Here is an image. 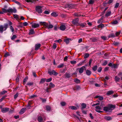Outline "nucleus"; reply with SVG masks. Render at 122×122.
Here are the masks:
<instances>
[{"label": "nucleus", "instance_id": "nucleus-4", "mask_svg": "<svg viewBox=\"0 0 122 122\" xmlns=\"http://www.w3.org/2000/svg\"><path fill=\"white\" fill-rule=\"evenodd\" d=\"M48 73L49 75H53L55 76H56L58 74V73L56 72L54 70H53L52 71L49 70L48 71Z\"/></svg>", "mask_w": 122, "mask_h": 122}, {"label": "nucleus", "instance_id": "nucleus-61", "mask_svg": "<svg viewBox=\"0 0 122 122\" xmlns=\"http://www.w3.org/2000/svg\"><path fill=\"white\" fill-rule=\"evenodd\" d=\"M10 55L9 54V53L8 52H7L6 53H5V54L4 56L5 57H7L8 56H9Z\"/></svg>", "mask_w": 122, "mask_h": 122}, {"label": "nucleus", "instance_id": "nucleus-15", "mask_svg": "<svg viewBox=\"0 0 122 122\" xmlns=\"http://www.w3.org/2000/svg\"><path fill=\"white\" fill-rule=\"evenodd\" d=\"M26 108H22L20 110L19 112V113L20 114H23L25 111Z\"/></svg>", "mask_w": 122, "mask_h": 122}, {"label": "nucleus", "instance_id": "nucleus-2", "mask_svg": "<svg viewBox=\"0 0 122 122\" xmlns=\"http://www.w3.org/2000/svg\"><path fill=\"white\" fill-rule=\"evenodd\" d=\"M40 24L41 25H43L45 28H47L48 29L52 28L53 27V26L52 24H50L48 25V23L45 22H40Z\"/></svg>", "mask_w": 122, "mask_h": 122}, {"label": "nucleus", "instance_id": "nucleus-32", "mask_svg": "<svg viewBox=\"0 0 122 122\" xmlns=\"http://www.w3.org/2000/svg\"><path fill=\"white\" fill-rule=\"evenodd\" d=\"M81 106L82 107L81 109H83L86 107V105L85 104L83 103L82 104Z\"/></svg>", "mask_w": 122, "mask_h": 122}, {"label": "nucleus", "instance_id": "nucleus-27", "mask_svg": "<svg viewBox=\"0 0 122 122\" xmlns=\"http://www.w3.org/2000/svg\"><path fill=\"white\" fill-rule=\"evenodd\" d=\"M96 98H98L100 100L102 101L103 99V97H102L100 96H97L96 97Z\"/></svg>", "mask_w": 122, "mask_h": 122}, {"label": "nucleus", "instance_id": "nucleus-47", "mask_svg": "<svg viewBox=\"0 0 122 122\" xmlns=\"http://www.w3.org/2000/svg\"><path fill=\"white\" fill-rule=\"evenodd\" d=\"M107 64V61H105L102 63L103 66H105Z\"/></svg>", "mask_w": 122, "mask_h": 122}, {"label": "nucleus", "instance_id": "nucleus-1", "mask_svg": "<svg viewBox=\"0 0 122 122\" xmlns=\"http://www.w3.org/2000/svg\"><path fill=\"white\" fill-rule=\"evenodd\" d=\"M17 11L14 8L13 9L11 8H9L8 9H6L5 8H3L2 9V12H3V14L4 13H6L8 12L9 13H15Z\"/></svg>", "mask_w": 122, "mask_h": 122}, {"label": "nucleus", "instance_id": "nucleus-38", "mask_svg": "<svg viewBox=\"0 0 122 122\" xmlns=\"http://www.w3.org/2000/svg\"><path fill=\"white\" fill-rule=\"evenodd\" d=\"M97 65L94 66L92 68L93 70L94 71H96L97 70Z\"/></svg>", "mask_w": 122, "mask_h": 122}, {"label": "nucleus", "instance_id": "nucleus-62", "mask_svg": "<svg viewBox=\"0 0 122 122\" xmlns=\"http://www.w3.org/2000/svg\"><path fill=\"white\" fill-rule=\"evenodd\" d=\"M44 13L45 14H49L50 12L48 11L45 10L44 11Z\"/></svg>", "mask_w": 122, "mask_h": 122}, {"label": "nucleus", "instance_id": "nucleus-39", "mask_svg": "<svg viewBox=\"0 0 122 122\" xmlns=\"http://www.w3.org/2000/svg\"><path fill=\"white\" fill-rule=\"evenodd\" d=\"M50 86L51 88H53L55 87V85L52 83L51 82L50 83Z\"/></svg>", "mask_w": 122, "mask_h": 122}, {"label": "nucleus", "instance_id": "nucleus-45", "mask_svg": "<svg viewBox=\"0 0 122 122\" xmlns=\"http://www.w3.org/2000/svg\"><path fill=\"white\" fill-rule=\"evenodd\" d=\"M19 94L18 93H16L14 95V99H15L17 97H18V96L19 95Z\"/></svg>", "mask_w": 122, "mask_h": 122}, {"label": "nucleus", "instance_id": "nucleus-41", "mask_svg": "<svg viewBox=\"0 0 122 122\" xmlns=\"http://www.w3.org/2000/svg\"><path fill=\"white\" fill-rule=\"evenodd\" d=\"M28 79V78L27 77H25V78L24 79L23 82V84H25V82L27 81Z\"/></svg>", "mask_w": 122, "mask_h": 122}, {"label": "nucleus", "instance_id": "nucleus-7", "mask_svg": "<svg viewBox=\"0 0 122 122\" xmlns=\"http://www.w3.org/2000/svg\"><path fill=\"white\" fill-rule=\"evenodd\" d=\"M86 24L85 22L81 23L78 24L77 25V26H80L82 28H84L86 26Z\"/></svg>", "mask_w": 122, "mask_h": 122}, {"label": "nucleus", "instance_id": "nucleus-52", "mask_svg": "<svg viewBox=\"0 0 122 122\" xmlns=\"http://www.w3.org/2000/svg\"><path fill=\"white\" fill-rule=\"evenodd\" d=\"M119 5V3H116L115 4V8H117L118 6Z\"/></svg>", "mask_w": 122, "mask_h": 122}, {"label": "nucleus", "instance_id": "nucleus-26", "mask_svg": "<svg viewBox=\"0 0 122 122\" xmlns=\"http://www.w3.org/2000/svg\"><path fill=\"white\" fill-rule=\"evenodd\" d=\"M51 15L52 16L56 17L58 16V15L56 13L52 12L51 13Z\"/></svg>", "mask_w": 122, "mask_h": 122}, {"label": "nucleus", "instance_id": "nucleus-20", "mask_svg": "<svg viewBox=\"0 0 122 122\" xmlns=\"http://www.w3.org/2000/svg\"><path fill=\"white\" fill-rule=\"evenodd\" d=\"M103 18L104 17L103 16L101 18L98 20L97 23H99L103 22L102 20L103 19Z\"/></svg>", "mask_w": 122, "mask_h": 122}, {"label": "nucleus", "instance_id": "nucleus-42", "mask_svg": "<svg viewBox=\"0 0 122 122\" xmlns=\"http://www.w3.org/2000/svg\"><path fill=\"white\" fill-rule=\"evenodd\" d=\"M98 40V39L97 38H93L92 40V41L93 42L97 41Z\"/></svg>", "mask_w": 122, "mask_h": 122}, {"label": "nucleus", "instance_id": "nucleus-31", "mask_svg": "<svg viewBox=\"0 0 122 122\" xmlns=\"http://www.w3.org/2000/svg\"><path fill=\"white\" fill-rule=\"evenodd\" d=\"M115 36V35L114 34H110L108 36V38L114 37Z\"/></svg>", "mask_w": 122, "mask_h": 122}, {"label": "nucleus", "instance_id": "nucleus-35", "mask_svg": "<svg viewBox=\"0 0 122 122\" xmlns=\"http://www.w3.org/2000/svg\"><path fill=\"white\" fill-rule=\"evenodd\" d=\"M3 25H1L0 26V31L1 33L3 32Z\"/></svg>", "mask_w": 122, "mask_h": 122}, {"label": "nucleus", "instance_id": "nucleus-58", "mask_svg": "<svg viewBox=\"0 0 122 122\" xmlns=\"http://www.w3.org/2000/svg\"><path fill=\"white\" fill-rule=\"evenodd\" d=\"M117 65L113 64V66L112 68H117Z\"/></svg>", "mask_w": 122, "mask_h": 122}, {"label": "nucleus", "instance_id": "nucleus-49", "mask_svg": "<svg viewBox=\"0 0 122 122\" xmlns=\"http://www.w3.org/2000/svg\"><path fill=\"white\" fill-rule=\"evenodd\" d=\"M66 103L64 102H62L61 103V104L62 106H64L66 105Z\"/></svg>", "mask_w": 122, "mask_h": 122}, {"label": "nucleus", "instance_id": "nucleus-48", "mask_svg": "<svg viewBox=\"0 0 122 122\" xmlns=\"http://www.w3.org/2000/svg\"><path fill=\"white\" fill-rule=\"evenodd\" d=\"M101 38L104 40H105L107 39V38L105 36H102L101 37Z\"/></svg>", "mask_w": 122, "mask_h": 122}, {"label": "nucleus", "instance_id": "nucleus-60", "mask_svg": "<svg viewBox=\"0 0 122 122\" xmlns=\"http://www.w3.org/2000/svg\"><path fill=\"white\" fill-rule=\"evenodd\" d=\"M70 62L72 64H74L76 63V61H71Z\"/></svg>", "mask_w": 122, "mask_h": 122}, {"label": "nucleus", "instance_id": "nucleus-51", "mask_svg": "<svg viewBox=\"0 0 122 122\" xmlns=\"http://www.w3.org/2000/svg\"><path fill=\"white\" fill-rule=\"evenodd\" d=\"M102 70V68L101 67H100L97 70V71L98 72H101Z\"/></svg>", "mask_w": 122, "mask_h": 122}, {"label": "nucleus", "instance_id": "nucleus-3", "mask_svg": "<svg viewBox=\"0 0 122 122\" xmlns=\"http://www.w3.org/2000/svg\"><path fill=\"white\" fill-rule=\"evenodd\" d=\"M42 7H43L40 6H36V11L39 14L41 13L42 12Z\"/></svg>", "mask_w": 122, "mask_h": 122}, {"label": "nucleus", "instance_id": "nucleus-13", "mask_svg": "<svg viewBox=\"0 0 122 122\" xmlns=\"http://www.w3.org/2000/svg\"><path fill=\"white\" fill-rule=\"evenodd\" d=\"M74 7L73 5H72L68 4L66 5V8L71 9Z\"/></svg>", "mask_w": 122, "mask_h": 122}, {"label": "nucleus", "instance_id": "nucleus-40", "mask_svg": "<svg viewBox=\"0 0 122 122\" xmlns=\"http://www.w3.org/2000/svg\"><path fill=\"white\" fill-rule=\"evenodd\" d=\"M89 56V54L87 53H85V56L84 58H86L88 57Z\"/></svg>", "mask_w": 122, "mask_h": 122}, {"label": "nucleus", "instance_id": "nucleus-23", "mask_svg": "<svg viewBox=\"0 0 122 122\" xmlns=\"http://www.w3.org/2000/svg\"><path fill=\"white\" fill-rule=\"evenodd\" d=\"M105 119L108 121H110L112 119V118L110 116H106L105 117Z\"/></svg>", "mask_w": 122, "mask_h": 122}, {"label": "nucleus", "instance_id": "nucleus-17", "mask_svg": "<svg viewBox=\"0 0 122 122\" xmlns=\"http://www.w3.org/2000/svg\"><path fill=\"white\" fill-rule=\"evenodd\" d=\"M71 39L70 38H66L64 39V41L67 44H68L69 42V41L71 40Z\"/></svg>", "mask_w": 122, "mask_h": 122}, {"label": "nucleus", "instance_id": "nucleus-28", "mask_svg": "<svg viewBox=\"0 0 122 122\" xmlns=\"http://www.w3.org/2000/svg\"><path fill=\"white\" fill-rule=\"evenodd\" d=\"M35 33V32L33 30L31 29L30 30L29 32V34H34Z\"/></svg>", "mask_w": 122, "mask_h": 122}, {"label": "nucleus", "instance_id": "nucleus-34", "mask_svg": "<svg viewBox=\"0 0 122 122\" xmlns=\"http://www.w3.org/2000/svg\"><path fill=\"white\" fill-rule=\"evenodd\" d=\"M113 44L115 46H117L119 45V43L118 42L114 41L113 43Z\"/></svg>", "mask_w": 122, "mask_h": 122}, {"label": "nucleus", "instance_id": "nucleus-24", "mask_svg": "<svg viewBox=\"0 0 122 122\" xmlns=\"http://www.w3.org/2000/svg\"><path fill=\"white\" fill-rule=\"evenodd\" d=\"M8 24H5L4 25V26H3V31H4V28H5L4 30L5 31L8 28Z\"/></svg>", "mask_w": 122, "mask_h": 122}, {"label": "nucleus", "instance_id": "nucleus-22", "mask_svg": "<svg viewBox=\"0 0 122 122\" xmlns=\"http://www.w3.org/2000/svg\"><path fill=\"white\" fill-rule=\"evenodd\" d=\"M111 12L110 11L107 12L105 14V16L106 17L110 16L111 15Z\"/></svg>", "mask_w": 122, "mask_h": 122}, {"label": "nucleus", "instance_id": "nucleus-55", "mask_svg": "<svg viewBox=\"0 0 122 122\" xmlns=\"http://www.w3.org/2000/svg\"><path fill=\"white\" fill-rule=\"evenodd\" d=\"M7 92V91L4 90L1 92V94H3L5 93H6Z\"/></svg>", "mask_w": 122, "mask_h": 122}, {"label": "nucleus", "instance_id": "nucleus-30", "mask_svg": "<svg viewBox=\"0 0 122 122\" xmlns=\"http://www.w3.org/2000/svg\"><path fill=\"white\" fill-rule=\"evenodd\" d=\"M34 83L33 82H29L27 83V85L28 86H30L33 85Z\"/></svg>", "mask_w": 122, "mask_h": 122}, {"label": "nucleus", "instance_id": "nucleus-16", "mask_svg": "<svg viewBox=\"0 0 122 122\" xmlns=\"http://www.w3.org/2000/svg\"><path fill=\"white\" fill-rule=\"evenodd\" d=\"M41 46V44H37L36 45L35 50H38Z\"/></svg>", "mask_w": 122, "mask_h": 122}, {"label": "nucleus", "instance_id": "nucleus-59", "mask_svg": "<svg viewBox=\"0 0 122 122\" xmlns=\"http://www.w3.org/2000/svg\"><path fill=\"white\" fill-rule=\"evenodd\" d=\"M16 37V36L15 35H14L11 37V39L12 40H13L15 39Z\"/></svg>", "mask_w": 122, "mask_h": 122}, {"label": "nucleus", "instance_id": "nucleus-56", "mask_svg": "<svg viewBox=\"0 0 122 122\" xmlns=\"http://www.w3.org/2000/svg\"><path fill=\"white\" fill-rule=\"evenodd\" d=\"M94 0H90L89 1V3L90 4H92L94 2Z\"/></svg>", "mask_w": 122, "mask_h": 122}, {"label": "nucleus", "instance_id": "nucleus-33", "mask_svg": "<svg viewBox=\"0 0 122 122\" xmlns=\"http://www.w3.org/2000/svg\"><path fill=\"white\" fill-rule=\"evenodd\" d=\"M74 81L76 83H79L80 82V81L77 79H76L74 80Z\"/></svg>", "mask_w": 122, "mask_h": 122}, {"label": "nucleus", "instance_id": "nucleus-25", "mask_svg": "<svg viewBox=\"0 0 122 122\" xmlns=\"http://www.w3.org/2000/svg\"><path fill=\"white\" fill-rule=\"evenodd\" d=\"M46 110L47 111H50L51 110V107L49 106H47L46 107Z\"/></svg>", "mask_w": 122, "mask_h": 122}, {"label": "nucleus", "instance_id": "nucleus-63", "mask_svg": "<svg viewBox=\"0 0 122 122\" xmlns=\"http://www.w3.org/2000/svg\"><path fill=\"white\" fill-rule=\"evenodd\" d=\"M96 109H98L99 110H101V108L99 106H97L95 107Z\"/></svg>", "mask_w": 122, "mask_h": 122}, {"label": "nucleus", "instance_id": "nucleus-64", "mask_svg": "<svg viewBox=\"0 0 122 122\" xmlns=\"http://www.w3.org/2000/svg\"><path fill=\"white\" fill-rule=\"evenodd\" d=\"M90 117L92 119H93L94 118L93 117V116L92 114L91 113H90L89 114Z\"/></svg>", "mask_w": 122, "mask_h": 122}, {"label": "nucleus", "instance_id": "nucleus-8", "mask_svg": "<svg viewBox=\"0 0 122 122\" xmlns=\"http://www.w3.org/2000/svg\"><path fill=\"white\" fill-rule=\"evenodd\" d=\"M79 20V19L78 18H76L73 20L72 21V22L73 24L75 25H77L78 24V23Z\"/></svg>", "mask_w": 122, "mask_h": 122}, {"label": "nucleus", "instance_id": "nucleus-21", "mask_svg": "<svg viewBox=\"0 0 122 122\" xmlns=\"http://www.w3.org/2000/svg\"><path fill=\"white\" fill-rule=\"evenodd\" d=\"M86 74L88 76H90L91 74V72L90 70H87L86 72Z\"/></svg>", "mask_w": 122, "mask_h": 122}, {"label": "nucleus", "instance_id": "nucleus-5", "mask_svg": "<svg viewBox=\"0 0 122 122\" xmlns=\"http://www.w3.org/2000/svg\"><path fill=\"white\" fill-rule=\"evenodd\" d=\"M46 118V117L43 116H40L38 117V120L39 122H43L45 120Z\"/></svg>", "mask_w": 122, "mask_h": 122}, {"label": "nucleus", "instance_id": "nucleus-50", "mask_svg": "<svg viewBox=\"0 0 122 122\" xmlns=\"http://www.w3.org/2000/svg\"><path fill=\"white\" fill-rule=\"evenodd\" d=\"M118 23V21H117L115 20L113 21L112 22V24H116Z\"/></svg>", "mask_w": 122, "mask_h": 122}, {"label": "nucleus", "instance_id": "nucleus-29", "mask_svg": "<svg viewBox=\"0 0 122 122\" xmlns=\"http://www.w3.org/2000/svg\"><path fill=\"white\" fill-rule=\"evenodd\" d=\"M46 80V79L44 78L42 79L40 82V84H42L44 83Z\"/></svg>", "mask_w": 122, "mask_h": 122}, {"label": "nucleus", "instance_id": "nucleus-12", "mask_svg": "<svg viewBox=\"0 0 122 122\" xmlns=\"http://www.w3.org/2000/svg\"><path fill=\"white\" fill-rule=\"evenodd\" d=\"M31 26L33 28H36L39 27V24L35 23L32 24Z\"/></svg>", "mask_w": 122, "mask_h": 122}, {"label": "nucleus", "instance_id": "nucleus-11", "mask_svg": "<svg viewBox=\"0 0 122 122\" xmlns=\"http://www.w3.org/2000/svg\"><path fill=\"white\" fill-rule=\"evenodd\" d=\"M108 106L111 111L113 109H114L116 107L115 105H113L112 104H109Z\"/></svg>", "mask_w": 122, "mask_h": 122}, {"label": "nucleus", "instance_id": "nucleus-18", "mask_svg": "<svg viewBox=\"0 0 122 122\" xmlns=\"http://www.w3.org/2000/svg\"><path fill=\"white\" fill-rule=\"evenodd\" d=\"M65 75V76L66 78H69L71 77V76L70 74L69 73H66Z\"/></svg>", "mask_w": 122, "mask_h": 122}, {"label": "nucleus", "instance_id": "nucleus-36", "mask_svg": "<svg viewBox=\"0 0 122 122\" xmlns=\"http://www.w3.org/2000/svg\"><path fill=\"white\" fill-rule=\"evenodd\" d=\"M70 107L71 108V109L72 110H76L77 109V107L74 106H71Z\"/></svg>", "mask_w": 122, "mask_h": 122}, {"label": "nucleus", "instance_id": "nucleus-9", "mask_svg": "<svg viewBox=\"0 0 122 122\" xmlns=\"http://www.w3.org/2000/svg\"><path fill=\"white\" fill-rule=\"evenodd\" d=\"M9 108L7 107H5L2 108L1 110V112L3 113H6L9 110Z\"/></svg>", "mask_w": 122, "mask_h": 122}, {"label": "nucleus", "instance_id": "nucleus-53", "mask_svg": "<svg viewBox=\"0 0 122 122\" xmlns=\"http://www.w3.org/2000/svg\"><path fill=\"white\" fill-rule=\"evenodd\" d=\"M62 40L61 39H59L58 40H56L54 41V42H61Z\"/></svg>", "mask_w": 122, "mask_h": 122}, {"label": "nucleus", "instance_id": "nucleus-6", "mask_svg": "<svg viewBox=\"0 0 122 122\" xmlns=\"http://www.w3.org/2000/svg\"><path fill=\"white\" fill-rule=\"evenodd\" d=\"M78 69L79 70V73L80 74L82 73L84 70L86 69V67L84 66H82L80 68H78Z\"/></svg>", "mask_w": 122, "mask_h": 122}, {"label": "nucleus", "instance_id": "nucleus-54", "mask_svg": "<svg viewBox=\"0 0 122 122\" xmlns=\"http://www.w3.org/2000/svg\"><path fill=\"white\" fill-rule=\"evenodd\" d=\"M52 78H50L49 79H47L46 80V81L47 82H50L52 80Z\"/></svg>", "mask_w": 122, "mask_h": 122}, {"label": "nucleus", "instance_id": "nucleus-43", "mask_svg": "<svg viewBox=\"0 0 122 122\" xmlns=\"http://www.w3.org/2000/svg\"><path fill=\"white\" fill-rule=\"evenodd\" d=\"M64 65V64H62L58 65L57 66V67L59 68H62Z\"/></svg>", "mask_w": 122, "mask_h": 122}, {"label": "nucleus", "instance_id": "nucleus-10", "mask_svg": "<svg viewBox=\"0 0 122 122\" xmlns=\"http://www.w3.org/2000/svg\"><path fill=\"white\" fill-rule=\"evenodd\" d=\"M103 110L106 112H111L109 107L108 106V107H103Z\"/></svg>", "mask_w": 122, "mask_h": 122}, {"label": "nucleus", "instance_id": "nucleus-14", "mask_svg": "<svg viewBox=\"0 0 122 122\" xmlns=\"http://www.w3.org/2000/svg\"><path fill=\"white\" fill-rule=\"evenodd\" d=\"M60 29L62 31L66 29L65 26L64 25H61L60 27Z\"/></svg>", "mask_w": 122, "mask_h": 122}, {"label": "nucleus", "instance_id": "nucleus-37", "mask_svg": "<svg viewBox=\"0 0 122 122\" xmlns=\"http://www.w3.org/2000/svg\"><path fill=\"white\" fill-rule=\"evenodd\" d=\"M115 79L116 81H118L120 80V78L119 77H117V76H116L115 77Z\"/></svg>", "mask_w": 122, "mask_h": 122}, {"label": "nucleus", "instance_id": "nucleus-19", "mask_svg": "<svg viewBox=\"0 0 122 122\" xmlns=\"http://www.w3.org/2000/svg\"><path fill=\"white\" fill-rule=\"evenodd\" d=\"M114 93V91H109L107 92V95H110L112 94H113Z\"/></svg>", "mask_w": 122, "mask_h": 122}, {"label": "nucleus", "instance_id": "nucleus-44", "mask_svg": "<svg viewBox=\"0 0 122 122\" xmlns=\"http://www.w3.org/2000/svg\"><path fill=\"white\" fill-rule=\"evenodd\" d=\"M104 26V24H101L99 25L98 26V27L99 28H102Z\"/></svg>", "mask_w": 122, "mask_h": 122}, {"label": "nucleus", "instance_id": "nucleus-57", "mask_svg": "<svg viewBox=\"0 0 122 122\" xmlns=\"http://www.w3.org/2000/svg\"><path fill=\"white\" fill-rule=\"evenodd\" d=\"M57 47L56 44V43L53 44V48L55 49H56Z\"/></svg>", "mask_w": 122, "mask_h": 122}, {"label": "nucleus", "instance_id": "nucleus-46", "mask_svg": "<svg viewBox=\"0 0 122 122\" xmlns=\"http://www.w3.org/2000/svg\"><path fill=\"white\" fill-rule=\"evenodd\" d=\"M14 17V18H16V19H19L18 17V16L16 14H15L13 15Z\"/></svg>", "mask_w": 122, "mask_h": 122}]
</instances>
